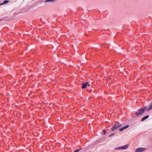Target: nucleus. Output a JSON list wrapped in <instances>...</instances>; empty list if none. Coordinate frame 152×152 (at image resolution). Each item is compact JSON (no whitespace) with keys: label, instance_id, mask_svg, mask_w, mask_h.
Here are the masks:
<instances>
[{"label":"nucleus","instance_id":"nucleus-1","mask_svg":"<svg viewBox=\"0 0 152 152\" xmlns=\"http://www.w3.org/2000/svg\"><path fill=\"white\" fill-rule=\"evenodd\" d=\"M147 108L146 107H145L143 108H140L137 110L135 114V117L138 116L142 114L143 113L147 110Z\"/></svg>","mask_w":152,"mask_h":152},{"label":"nucleus","instance_id":"nucleus-2","mask_svg":"<svg viewBox=\"0 0 152 152\" xmlns=\"http://www.w3.org/2000/svg\"><path fill=\"white\" fill-rule=\"evenodd\" d=\"M121 126V124H120L115 125L114 126L111 128V130L112 131H115L120 128Z\"/></svg>","mask_w":152,"mask_h":152},{"label":"nucleus","instance_id":"nucleus-3","mask_svg":"<svg viewBox=\"0 0 152 152\" xmlns=\"http://www.w3.org/2000/svg\"><path fill=\"white\" fill-rule=\"evenodd\" d=\"M129 145L128 144H126L124 146L117 147L115 148L116 149L121 150L124 149L125 150L127 149L129 147Z\"/></svg>","mask_w":152,"mask_h":152},{"label":"nucleus","instance_id":"nucleus-4","mask_svg":"<svg viewBox=\"0 0 152 152\" xmlns=\"http://www.w3.org/2000/svg\"><path fill=\"white\" fill-rule=\"evenodd\" d=\"M144 148H137L135 151V152H142L145 149Z\"/></svg>","mask_w":152,"mask_h":152},{"label":"nucleus","instance_id":"nucleus-5","mask_svg":"<svg viewBox=\"0 0 152 152\" xmlns=\"http://www.w3.org/2000/svg\"><path fill=\"white\" fill-rule=\"evenodd\" d=\"M87 86H90V85L88 82H86L85 83H82V86L81 88L82 89L86 88Z\"/></svg>","mask_w":152,"mask_h":152},{"label":"nucleus","instance_id":"nucleus-6","mask_svg":"<svg viewBox=\"0 0 152 152\" xmlns=\"http://www.w3.org/2000/svg\"><path fill=\"white\" fill-rule=\"evenodd\" d=\"M129 126V125H127L125 126L121 127L119 129V131H123L124 129H126V128H128Z\"/></svg>","mask_w":152,"mask_h":152},{"label":"nucleus","instance_id":"nucleus-7","mask_svg":"<svg viewBox=\"0 0 152 152\" xmlns=\"http://www.w3.org/2000/svg\"><path fill=\"white\" fill-rule=\"evenodd\" d=\"M149 117V115H147L143 117L141 119V121H143L146 120V119L148 118Z\"/></svg>","mask_w":152,"mask_h":152},{"label":"nucleus","instance_id":"nucleus-8","mask_svg":"<svg viewBox=\"0 0 152 152\" xmlns=\"http://www.w3.org/2000/svg\"><path fill=\"white\" fill-rule=\"evenodd\" d=\"M9 2V1L8 0H5L4 1L3 3L0 4V6L2 5H4L5 4H6L8 3Z\"/></svg>","mask_w":152,"mask_h":152},{"label":"nucleus","instance_id":"nucleus-9","mask_svg":"<svg viewBox=\"0 0 152 152\" xmlns=\"http://www.w3.org/2000/svg\"><path fill=\"white\" fill-rule=\"evenodd\" d=\"M56 0H46L45 1L46 3L49 2H53L55 1Z\"/></svg>","mask_w":152,"mask_h":152},{"label":"nucleus","instance_id":"nucleus-10","mask_svg":"<svg viewBox=\"0 0 152 152\" xmlns=\"http://www.w3.org/2000/svg\"><path fill=\"white\" fill-rule=\"evenodd\" d=\"M152 109V104L150 105L148 109H147V111H148L149 110Z\"/></svg>","mask_w":152,"mask_h":152},{"label":"nucleus","instance_id":"nucleus-11","mask_svg":"<svg viewBox=\"0 0 152 152\" xmlns=\"http://www.w3.org/2000/svg\"><path fill=\"white\" fill-rule=\"evenodd\" d=\"M114 134H115V133H112V134H110V135H109V136H108V137H111L112 136H113V135H114Z\"/></svg>","mask_w":152,"mask_h":152},{"label":"nucleus","instance_id":"nucleus-12","mask_svg":"<svg viewBox=\"0 0 152 152\" xmlns=\"http://www.w3.org/2000/svg\"><path fill=\"white\" fill-rule=\"evenodd\" d=\"M103 133L104 135H105L106 133V131L105 130H103Z\"/></svg>","mask_w":152,"mask_h":152},{"label":"nucleus","instance_id":"nucleus-13","mask_svg":"<svg viewBox=\"0 0 152 152\" xmlns=\"http://www.w3.org/2000/svg\"><path fill=\"white\" fill-rule=\"evenodd\" d=\"M81 149H77L76 150H75V152H78Z\"/></svg>","mask_w":152,"mask_h":152},{"label":"nucleus","instance_id":"nucleus-14","mask_svg":"<svg viewBox=\"0 0 152 152\" xmlns=\"http://www.w3.org/2000/svg\"><path fill=\"white\" fill-rule=\"evenodd\" d=\"M75 152V151H74V152Z\"/></svg>","mask_w":152,"mask_h":152},{"label":"nucleus","instance_id":"nucleus-15","mask_svg":"<svg viewBox=\"0 0 152 152\" xmlns=\"http://www.w3.org/2000/svg\"><path fill=\"white\" fill-rule=\"evenodd\" d=\"M1 21V20H0V21Z\"/></svg>","mask_w":152,"mask_h":152}]
</instances>
